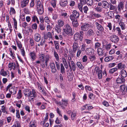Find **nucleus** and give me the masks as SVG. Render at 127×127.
<instances>
[{
  "label": "nucleus",
  "mask_w": 127,
  "mask_h": 127,
  "mask_svg": "<svg viewBox=\"0 0 127 127\" xmlns=\"http://www.w3.org/2000/svg\"><path fill=\"white\" fill-rule=\"evenodd\" d=\"M16 117L18 119L20 118V114L19 113V110H16Z\"/></svg>",
  "instance_id": "nucleus-60"
},
{
  "label": "nucleus",
  "mask_w": 127,
  "mask_h": 127,
  "mask_svg": "<svg viewBox=\"0 0 127 127\" xmlns=\"http://www.w3.org/2000/svg\"><path fill=\"white\" fill-rule=\"evenodd\" d=\"M102 103L104 106L107 107L109 106V105L108 103L105 101H104Z\"/></svg>",
  "instance_id": "nucleus-59"
},
{
  "label": "nucleus",
  "mask_w": 127,
  "mask_h": 127,
  "mask_svg": "<svg viewBox=\"0 0 127 127\" xmlns=\"http://www.w3.org/2000/svg\"><path fill=\"white\" fill-rule=\"evenodd\" d=\"M109 7V9L110 10H114L116 8V6H114L111 3H110Z\"/></svg>",
  "instance_id": "nucleus-46"
},
{
  "label": "nucleus",
  "mask_w": 127,
  "mask_h": 127,
  "mask_svg": "<svg viewBox=\"0 0 127 127\" xmlns=\"http://www.w3.org/2000/svg\"><path fill=\"white\" fill-rule=\"evenodd\" d=\"M120 88L122 90V92H125L126 86L125 85H122L120 86Z\"/></svg>",
  "instance_id": "nucleus-42"
},
{
  "label": "nucleus",
  "mask_w": 127,
  "mask_h": 127,
  "mask_svg": "<svg viewBox=\"0 0 127 127\" xmlns=\"http://www.w3.org/2000/svg\"><path fill=\"white\" fill-rule=\"evenodd\" d=\"M105 49L107 51L109 50L111 47V45L110 44H107L106 45H105Z\"/></svg>",
  "instance_id": "nucleus-51"
},
{
  "label": "nucleus",
  "mask_w": 127,
  "mask_h": 127,
  "mask_svg": "<svg viewBox=\"0 0 127 127\" xmlns=\"http://www.w3.org/2000/svg\"><path fill=\"white\" fill-rule=\"evenodd\" d=\"M102 9V7H100L98 6H97L95 9V11L98 12H101Z\"/></svg>",
  "instance_id": "nucleus-48"
},
{
  "label": "nucleus",
  "mask_w": 127,
  "mask_h": 127,
  "mask_svg": "<svg viewBox=\"0 0 127 127\" xmlns=\"http://www.w3.org/2000/svg\"><path fill=\"white\" fill-rule=\"evenodd\" d=\"M41 36L38 33L35 34L34 36V39L36 42H39L41 39Z\"/></svg>",
  "instance_id": "nucleus-17"
},
{
  "label": "nucleus",
  "mask_w": 127,
  "mask_h": 127,
  "mask_svg": "<svg viewBox=\"0 0 127 127\" xmlns=\"http://www.w3.org/2000/svg\"><path fill=\"white\" fill-rule=\"evenodd\" d=\"M37 25L36 23L33 24L32 26V28L33 29L36 30L37 29Z\"/></svg>",
  "instance_id": "nucleus-55"
},
{
  "label": "nucleus",
  "mask_w": 127,
  "mask_h": 127,
  "mask_svg": "<svg viewBox=\"0 0 127 127\" xmlns=\"http://www.w3.org/2000/svg\"><path fill=\"white\" fill-rule=\"evenodd\" d=\"M37 10L38 13L39 14H42L44 12V9H40L39 8L38 9H37Z\"/></svg>",
  "instance_id": "nucleus-50"
},
{
  "label": "nucleus",
  "mask_w": 127,
  "mask_h": 127,
  "mask_svg": "<svg viewBox=\"0 0 127 127\" xmlns=\"http://www.w3.org/2000/svg\"><path fill=\"white\" fill-rule=\"evenodd\" d=\"M125 55L124 53H122V52H121L120 54L119 55L117 58L118 60H120L123 59L125 58L124 56Z\"/></svg>",
  "instance_id": "nucleus-28"
},
{
  "label": "nucleus",
  "mask_w": 127,
  "mask_h": 127,
  "mask_svg": "<svg viewBox=\"0 0 127 127\" xmlns=\"http://www.w3.org/2000/svg\"><path fill=\"white\" fill-rule=\"evenodd\" d=\"M101 45V44L99 43L98 42L96 43L95 45V48L96 49V48H99Z\"/></svg>",
  "instance_id": "nucleus-52"
},
{
  "label": "nucleus",
  "mask_w": 127,
  "mask_h": 127,
  "mask_svg": "<svg viewBox=\"0 0 127 127\" xmlns=\"http://www.w3.org/2000/svg\"><path fill=\"white\" fill-rule=\"evenodd\" d=\"M114 16V13L111 12H109L107 13V17L109 19L112 18Z\"/></svg>",
  "instance_id": "nucleus-29"
},
{
  "label": "nucleus",
  "mask_w": 127,
  "mask_h": 127,
  "mask_svg": "<svg viewBox=\"0 0 127 127\" xmlns=\"http://www.w3.org/2000/svg\"><path fill=\"white\" fill-rule=\"evenodd\" d=\"M63 63L66 68L67 69L68 68V66L66 61L65 59H64V60H63Z\"/></svg>",
  "instance_id": "nucleus-53"
},
{
  "label": "nucleus",
  "mask_w": 127,
  "mask_h": 127,
  "mask_svg": "<svg viewBox=\"0 0 127 127\" xmlns=\"http://www.w3.org/2000/svg\"><path fill=\"white\" fill-rule=\"evenodd\" d=\"M89 58L90 59V61L92 62L95 60L96 59L95 56L93 55H90Z\"/></svg>",
  "instance_id": "nucleus-41"
},
{
  "label": "nucleus",
  "mask_w": 127,
  "mask_h": 127,
  "mask_svg": "<svg viewBox=\"0 0 127 127\" xmlns=\"http://www.w3.org/2000/svg\"><path fill=\"white\" fill-rule=\"evenodd\" d=\"M9 91L11 94L14 95L16 93L17 91L16 89L12 88L9 89Z\"/></svg>",
  "instance_id": "nucleus-36"
},
{
  "label": "nucleus",
  "mask_w": 127,
  "mask_h": 127,
  "mask_svg": "<svg viewBox=\"0 0 127 127\" xmlns=\"http://www.w3.org/2000/svg\"><path fill=\"white\" fill-rule=\"evenodd\" d=\"M89 27V25L88 23H85L82 25L81 27V30L82 31H87Z\"/></svg>",
  "instance_id": "nucleus-9"
},
{
  "label": "nucleus",
  "mask_w": 127,
  "mask_h": 127,
  "mask_svg": "<svg viewBox=\"0 0 127 127\" xmlns=\"http://www.w3.org/2000/svg\"><path fill=\"white\" fill-rule=\"evenodd\" d=\"M38 89L40 91H41V90L43 89L42 87V86L40 84L38 83L37 84Z\"/></svg>",
  "instance_id": "nucleus-64"
},
{
  "label": "nucleus",
  "mask_w": 127,
  "mask_h": 127,
  "mask_svg": "<svg viewBox=\"0 0 127 127\" xmlns=\"http://www.w3.org/2000/svg\"><path fill=\"white\" fill-rule=\"evenodd\" d=\"M118 70V69L116 67H115L110 69L109 71V72L111 74H112L114 72Z\"/></svg>",
  "instance_id": "nucleus-37"
},
{
  "label": "nucleus",
  "mask_w": 127,
  "mask_h": 127,
  "mask_svg": "<svg viewBox=\"0 0 127 127\" xmlns=\"http://www.w3.org/2000/svg\"><path fill=\"white\" fill-rule=\"evenodd\" d=\"M60 66V71L62 74H63L65 72V68L62 64H61Z\"/></svg>",
  "instance_id": "nucleus-26"
},
{
  "label": "nucleus",
  "mask_w": 127,
  "mask_h": 127,
  "mask_svg": "<svg viewBox=\"0 0 127 127\" xmlns=\"http://www.w3.org/2000/svg\"><path fill=\"white\" fill-rule=\"evenodd\" d=\"M124 8V2H120L118 5L117 9L120 12H121V10H123Z\"/></svg>",
  "instance_id": "nucleus-10"
},
{
  "label": "nucleus",
  "mask_w": 127,
  "mask_h": 127,
  "mask_svg": "<svg viewBox=\"0 0 127 127\" xmlns=\"http://www.w3.org/2000/svg\"><path fill=\"white\" fill-rule=\"evenodd\" d=\"M1 110L2 111L3 113H5L6 114H8V113L7 111H6L5 107L3 106H2Z\"/></svg>",
  "instance_id": "nucleus-49"
},
{
  "label": "nucleus",
  "mask_w": 127,
  "mask_h": 127,
  "mask_svg": "<svg viewBox=\"0 0 127 127\" xmlns=\"http://www.w3.org/2000/svg\"><path fill=\"white\" fill-rule=\"evenodd\" d=\"M30 42L31 46H33L34 45V41L32 38H30Z\"/></svg>",
  "instance_id": "nucleus-54"
},
{
  "label": "nucleus",
  "mask_w": 127,
  "mask_h": 127,
  "mask_svg": "<svg viewBox=\"0 0 127 127\" xmlns=\"http://www.w3.org/2000/svg\"><path fill=\"white\" fill-rule=\"evenodd\" d=\"M55 63L56 65V66L58 70H59L60 69V63L59 61L58 62L56 61L55 62Z\"/></svg>",
  "instance_id": "nucleus-45"
},
{
  "label": "nucleus",
  "mask_w": 127,
  "mask_h": 127,
  "mask_svg": "<svg viewBox=\"0 0 127 127\" xmlns=\"http://www.w3.org/2000/svg\"><path fill=\"white\" fill-rule=\"evenodd\" d=\"M67 4V0H61V1L60 3V5L63 7L66 6Z\"/></svg>",
  "instance_id": "nucleus-15"
},
{
  "label": "nucleus",
  "mask_w": 127,
  "mask_h": 127,
  "mask_svg": "<svg viewBox=\"0 0 127 127\" xmlns=\"http://www.w3.org/2000/svg\"><path fill=\"white\" fill-rule=\"evenodd\" d=\"M15 13L16 12L14 8L13 7H11L10 8V14L11 15L13 14H15Z\"/></svg>",
  "instance_id": "nucleus-47"
},
{
  "label": "nucleus",
  "mask_w": 127,
  "mask_h": 127,
  "mask_svg": "<svg viewBox=\"0 0 127 127\" xmlns=\"http://www.w3.org/2000/svg\"><path fill=\"white\" fill-rule=\"evenodd\" d=\"M109 4L108 2L106 1H103L102 2V7L104 8L107 9L109 7Z\"/></svg>",
  "instance_id": "nucleus-16"
},
{
  "label": "nucleus",
  "mask_w": 127,
  "mask_h": 127,
  "mask_svg": "<svg viewBox=\"0 0 127 127\" xmlns=\"http://www.w3.org/2000/svg\"><path fill=\"white\" fill-rule=\"evenodd\" d=\"M121 76L123 77H126L127 76V73L124 69H123L120 71V74Z\"/></svg>",
  "instance_id": "nucleus-20"
},
{
  "label": "nucleus",
  "mask_w": 127,
  "mask_h": 127,
  "mask_svg": "<svg viewBox=\"0 0 127 127\" xmlns=\"http://www.w3.org/2000/svg\"><path fill=\"white\" fill-rule=\"evenodd\" d=\"M89 8L87 6H84L83 8V10L84 12L85 13H87V11H88Z\"/></svg>",
  "instance_id": "nucleus-63"
},
{
  "label": "nucleus",
  "mask_w": 127,
  "mask_h": 127,
  "mask_svg": "<svg viewBox=\"0 0 127 127\" xmlns=\"http://www.w3.org/2000/svg\"><path fill=\"white\" fill-rule=\"evenodd\" d=\"M50 68L51 69L56 67L55 64L54 63H50Z\"/></svg>",
  "instance_id": "nucleus-57"
},
{
  "label": "nucleus",
  "mask_w": 127,
  "mask_h": 127,
  "mask_svg": "<svg viewBox=\"0 0 127 127\" xmlns=\"http://www.w3.org/2000/svg\"><path fill=\"white\" fill-rule=\"evenodd\" d=\"M29 55L32 61L35 60L36 57V55L34 52L30 53Z\"/></svg>",
  "instance_id": "nucleus-19"
},
{
  "label": "nucleus",
  "mask_w": 127,
  "mask_h": 127,
  "mask_svg": "<svg viewBox=\"0 0 127 127\" xmlns=\"http://www.w3.org/2000/svg\"><path fill=\"white\" fill-rule=\"evenodd\" d=\"M76 112L75 111H73L71 115V118L73 120L75 119V118L76 117Z\"/></svg>",
  "instance_id": "nucleus-32"
},
{
  "label": "nucleus",
  "mask_w": 127,
  "mask_h": 127,
  "mask_svg": "<svg viewBox=\"0 0 127 127\" xmlns=\"http://www.w3.org/2000/svg\"><path fill=\"white\" fill-rule=\"evenodd\" d=\"M79 13L76 10L73 11L72 14H71L69 16L71 20H74L75 19H76L79 18Z\"/></svg>",
  "instance_id": "nucleus-5"
},
{
  "label": "nucleus",
  "mask_w": 127,
  "mask_h": 127,
  "mask_svg": "<svg viewBox=\"0 0 127 127\" xmlns=\"http://www.w3.org/2000/svg\"><path fill=\"white\" fill-rule=\"evenodd\" d=\"M23 93L25 97H28L29 100L33 101L35 97L36 96L37 93L34 89L32 91L28 89H25Z\"/></svg>",
  "instance_id": "nucleus-1"
},
{
  "label": "nucleus",
  "mask_w": 127,
  "mask_h": 127,
  "mask_svg": "<svg viewBox=\"0 0 127 127\" xmlns=\"http://www.w3.org/2000/svg\"><path fill=\"white\" fill-rule=\"evenodd\" d=\"M82 6L83 5L82 4H81L80 3L78 4V7L80 11L81 12H82L83 11V8L82 7Z\"/></svg>",
  "instance_id": "nucleus-56"
},
{
  "label": "nucleus",
  "mask_w": 127,
  "mask_h": 127,
  "mask_svg": "<svg viewBox=\"0 0 127 127\" xmlns=\"http://www.w3.org/2000/svg\"><path fill=\"white\" fill-rule=\"evenodd\" d=\"M8 67L10 70L12 69L13 70H15L16 69V64L15 63L13 62L11 63H9L8 64Z\"/></svg>",
  "instance_id": "nucleus-11"
},
{
  "label": "nucleus",
  "mask_w": 127,
  "mask_h": 127,
  "mask_svg": "<svg viewBox=\"0 0 127 127\" xmlns=\"http://www.w3.org/2000/svg\"><path fill=\"white\" fill-rule=\"evenodd\" d=\"M63 30L65 33L67 34H70L72 32V29L70 26L68 24L65 25L64 28L63 29Z\"/></svg>",
  "instance_id": "nucleus-4"
},
{
  "label": "nucleus",
  "mask_w": 127,
  "mask_h": 127,
  "mask_svg": "<svg viewBox=\"0 0 127 127\" xmlns=\"http://www.w3.org/2000/svg\"><path fill=\"white\" fill-rule=\"evenodd\" d=\"M50 3L52 6L54 8H55L56 6V0H52L51 2Z\"/></svg>",
  "instance_id": "nucleus-38"
},
{
  "label": "nucleus",
  "mask_w": 127,
  "mask_h": 127,
  "mask_svg": "<svg viewBox=\"0 0 127 127\" xmlns=\"http://www.w3.org/2000/svg\"><path fill=\"white\" fill-rule=\"evenodd\" d=\"M126 66L125 64L120 63L118 64V67L119 69H121L122 68L125 69L126 67Z\"/></svg>",
  "instance_id": "nucleus-22"
},
{
  "label": "nucleus",
  "mask_w": 127,
  "mask_h": 127,
  "mask_svg": "<svg viewBox=\"0 0 127 127\" xmlns=\"http://www.w3.org/2000/svg\"><path fill=\"white\" fill-rule=\"evenodd\" d=\"M22 97V94L21 92V90H19L18 92L17 95V98L18 99L21 98Z\"/></svg>",
  "instance_id": "nucleus-30"
},
{
  "label": "nucleus",
  "mask_w": 127,
  "mask_h": 127,
  "mask_svg": "<svg viewBox=\"0 0 127 127\" xmlns=\"http://www.w3.org/2000/svg\"><path fill=\"white\" fill-rule=\"evenodd\" d=\"M110 39L112 42L115 43L118 42L119 40V37L114 34L112 35L110 37Z\"/></svg>",
  "instance_id": "nucleus-6"
},
{
  "label": "nucleus",
  "mask_w": 127,
  "mask_h": 127,
  "mask_svg": "<svg viewBox=\"0 0 127 127\" xmlns=\"http://www.w3.org/2000/svg\"><path fill=\"white\" fill-rule=\"evenodd\" d=\"M39 59L41 62H45L46 66L48 65L49 62L51 60V58L49 55L47 54L45 55L44 54H40L39 56Z\"/></svg>",
  "instance_id": "nucleus-2"
},
{
  "label": "nucleus",
  "mask_w": 127,
  "mask_h": 127,
  "mask_svg": "<svg viewBox=\"0 0 127 127\" xmlns=\"http://www.w3.org/2000/svg\"><path fill=\"white\" fill-rule=\"evenodd\" d=\"M61 27L57 25L56 26L55 29L56 31L58 33H60L61 32V29L60 28Z\"/></svg>",
  "instance_id": "nucleus-34"
},
{
  "label": "nucleus",
  "mask_w": 127,
  "mask_h": 127,
  "mask_svg": "<svg viewBox=\"0 0 127 127\" xmlns=\"http://www.w3.org/2000/svg\"><path fill=\"white\" fill-rule=\"evenodd\" d=\"M85 88L87 91V90H88L89 91H91L92 90L91 88L89 86H86L85 87Z\"/></svg>",
  "instance_id": "nucleus-61"
},
{
  "label": "nucleus",
  "mask_w": 127,
  "mask_h": 127,
  "mask_svg": "<svg viewBox=\"0 0 127 127\" xmlns=\"http://www.w3.org/2000/svg\"><path fill=\"white\" fill-rule=\"evenodd\" d=\"M31 18L32 21L34 22H35L37 18V16L35 15H32V16Z\"/></svg>",
  "instance_id": "nucleus-43"
},
{
  "label": "nucleus",
  "mask_w": 127,
  "mask_h": 127,
  "mask_svg": "<svg viewBox=\"0 0 127 127\" xmlns=\"http://www.w3.org/2000/svg\"><path fill=\"white\" fill-rule=\"evenodd\" d=\"M78 47V42H74L72 46L73 52L75 53Z\"/></svg>",
  "instance_id": "nucleus-12"
},
{
  "label": "nucleus",
  "mask_w": 127,
  "mask_h": 127,
  "mask_svg": "<svg viewBox=\"0 0 127 127\" xmlns=\"http://www.w3.org/2000/svg\"><path fill=\"white\" fill-rule=\"evenodd\" d=\"M85 41L87 44H91L92 43V40L88 39H85Z\"/></svg>",
  "instance_id": "nucleus-58"
},
{
  "label": "nucleus",
  "mask_w": 127,
  "mask_h": 127,
  "mask_svg": "<svg viewBox=\"0 0 127 127\" xmlns=\"http://www.w3.org/2000/svg\"><path fill=\"white\" fill-rule=\"evenodd\" d=\"M84 32L82 31H81L80 32L79 34L78 32H76L74 35V39L75 42H77V41L79 40L80 42L83 41Z\"/></svg>",
  "instance_id": "nucleus-3"
},
{
  "label": "nucleus",
  "mask_w": 127,
  "mask_h": 127,
  "mask_svg": "<svg viewBox=\"0 0 127 127\" xmlns=\"http://www.w3.org/2000/svg\"><path fill=\"white\" fill-rule=\"evenodd\" d=\"M97 74L98 78L100 79H101L102 77V71L100 70Z\"/></svg>",
  "instance_id": "nucleus-40"
},
{
  "label": "nucleus",
  "mask_w": 127,
  "mask_h": 127,
  "mask_svg": "<svg viewBox=\"0 0 127 127\" xmlns=\"http://www.w3.org/2000/svg\"><path fill=\"white\" fill-rule=\"evenodd\" d=\"M97 52L99 55L100 56H102L103 54V50L101 48H98L97 49Z\"/></svg>",
  "instance_id": "nucleus-23"
},
{
  "label": "nucleus",
  "mask_w": 127,
  "mask_h": 127,
  "mask_svg": "<svg viewBox=\"0 0 127 127\" xmlns=\"http://www.w3.org/2000/svg\"><path fill=\"white\" fill-rule=\"evenodd\" d=\"M58 24L59 26L62 27L64 25V21L61 20H59L58 21Z\"/></svg>",
  "instance_id": "nucleus-39"
},
{
  "label": "nucleus",
  "mask_w": 127,
  "mask_h": 127,
  "mask_svg": "<svg viewBox=\"0 0 127 127\" xmlns=\"http://www.w3.org/2000/svg\"><path fill=\"white\" fill-rule=\"evenodd\" d=\"M72 21V25L74 27H76L78 26V24L76 19H74Z\"/></svg>",
  "instance_id": "nucleus-25"
},
{
  "label": "nucleus",
  "mask_w": 127,
  "mask_h": 127,
  "mask_svg": "<svg viewBox=\"0 0 127 127\" xmlns=\"http://www.w3.org/2000/svg\"><path fill=\"white\" fill-rule=\"evenodd\" d=\"M16 42L18 47L20 49L22 48V45L20 41L18 40H16Z\"/></svg>",
  "instance_id": "nucleus-27"
},
{
  "label": "nucleus",
  "mask_w": 127,
  "mask_h": 127,
  "mask_svg": "<svg viewBox=\"0 0 127 127\" xmlns=\"http://www.w3.org/2000/svg\"><path fill=\"white\" fill-rule=\"evenodd\" d=\"M86 3L89 6H91L93 4V0H85Z\"/></svg>",
  "instance_id": "nucleus-31"
},
{
  "label": "nucleus",
  "mask_w": 127,
  "mask_h": 127,
  "mask_svg": "<svg viewBox=\"0 0 127 127\" xmlns=\"http://www.w3.org/2000/svg\"><path fill=\"white\" fill-rule=\"evenodd\" d=\"M119 24L121 26L122 30H124L125 29L126 26L124 22L121 21H120Z\"/></svg>",
  "instance_id": "nucleus-24"
},
{
  "label": "nucleus",
  "mask_w": 127,
  "mask_h": 127,
  "mask_svg": "<svg viewBox=\"0 0 127 127\" xmlns=\"http://www.w3.org/2000/svg\"><path fill=\"white\" fill-rule=\"evenodd\" d=\"M62 102H60V103L59 105L63 109H64L65 106L67 105L68 103V100L67 99H62L61 100Z\"/></svg>",
  "instance_id": "nucleus-7"
},
{
  "label": "nucleus",
  "mask_w": 127,
  "mask_h": 127,
  "mask_svg": "<svg viewBox=\"0 0 127 127\" xmlns=\"http://www.w3.org/2000/svg\"><path fill=\"white\" fill-rule=\"evenodd\" d=\"M94 31L91 29L89 30L87 32V35L88 37L92 36H94Z\"/></svg>",
  "instance_id": "nucleus-21"
},
{
  "label": "nucleus",
  "mask_w": 127,
  "mask_h": 127,
  "mask_svg": "<svg viewBox=\"0 0 127 127\" xmlns=\"http://www.w3.org/2000/svg\"><path fill=\"white\" fill-rule=\"evenodd\" d=\"M77 65L78 67L81 69H83L84 67L82 65L81 63L80 62H77Z\"/></svg>",
  "instance_id": "nucleus-44"
},
{
  "label": "nucleus",
  "mask_w": 127,
  "mask_h": 127,
  "mask_svg": "<svg viewBox=\"0 0 127 127\" xmlns=\"http://www.w3.org/2000/svg\"><path fill=\"white\" fill-rule=\"evenodd\" d=\"M9 72L8 71H4L3 69H2L0 71V73L1 75L3 76H6L9 74Z\"/></svg>",
  "instance_id": "nucleus-18"
},
{
  "label": "nucleus",
  "mask_w": 127,
  "mask_h": 127,
  "mask_svg": "<svg viewBox=\"0 0 127 127\" xmlns=\"http://www.w3.org/2000/svg\"><path fill=\"white\" fill-rule=\"evenodd\" d=\"M75 4V2L74 1L71 0L69 1V5L71 6H74Z\"/></svg>",
  "instance_id": "nucleus-62"
},
{
  "label": "nucleus",
  "mask_w": 127,
  "mask_h": 127,
  "mask_svg": "<svg viewBox=\"0 0 127 127\" xmlns=\"http://www.w3.org/2000/svg\"><path fill=\"white\" fill-rule=\"evenodd\" d=\"M118 84H120L122 83H124L125 81V79L123 78H120L118 77L116 80Z\"/></svg>",
  "instance_id": "nucleus-13"
},
{
  "label": "nucleus",
  "mask_w": 127,
  "mask_h": 127,
  "mask_svg": "<svg viewBox=\"0 0 127 127\" xmlns=\"http://www.w3.org/2000/svg\"><path fill=\"white\" fill-rule=\"evenodd\" d=\"M95 24L97 29L100 32V33L101 32H103L104 34L106 33L104 31V28L101 25L97 22H95Z\"/></svg>",
  "instance_id": "nucleus-8"
},
{
  "label": "nucleus",
  "mask_w": 127,
  "mask_h": 127,
  "mask_svg": "<svg viewBox=\"0 0 127 127\" xmlns=\"http://www.w3.org/2000/svg\"><path fill=\"white\" fill-rule=\"evenodd\" d=\"M54 55L57 61H59V57L57 52L56 51H54Z\"/></svg>",
  "instance_id": "nucleus-35"
},
{
  "label": "nucleus",
  "mask_w": 127,
  "mask_h": 127,
  "mask_svg": "<svg viewBox=\"0 0 127 127\" xmlns=\"http://www.w3.org/2000/svg\"><path fill=\"white\" fill-rule=\"evenodd\" d=\"M39 28L42 31L44 30L45 28L44 24L42 23H40L39 25Z\"/></svg>",
  "instance_id": "nucleus-33"
},
{
  "label": "nucleus",
  "mask_w": 127,
  "mask_h": 127,
  "mask_svg": "<svg viewBox=\"0 0 127 127\" xmlns=\"http://www.w3.org/2000/svg\"><path fill=\"white\" fill-rule=\"evenodd\" d=\"M29 0H23L21 2V7L22 8L24 7L27 6L28 4Z\"/></svg>",
  "instance_id": "nucleus-14"
}]
</instances>
